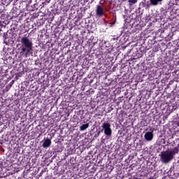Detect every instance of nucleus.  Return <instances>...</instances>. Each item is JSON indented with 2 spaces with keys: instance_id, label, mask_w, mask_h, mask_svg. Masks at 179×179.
<instances>
[{
  "instance_id": "f257e3e1",
  "label": "nucleus",
  "mask_w": 179,
  "mask_h": 179,
  "mask_svg": "<svg viewBox=\"0 0 179 179\" xmlns=\"http://www.w3.org/2000/svg\"><path fill=\"white\" fill-rule=\"evenodd\" d=\"M20 55L29 57L30 52L33 51V42L27 36L21 38Z\"/></svg>"
},
{
  "instance_id": "f03ea898",
  "label": "nucleus",
  "mask_w": 179,
  "mask_h": 179,
  "mask_svg": "<svg viewBox=\"0 0 179 179\" xmlns=\"http://www.w3.org/2000/svg\"><path fill=\"white\" fill-rule=\"evenodd\" d=\"M179 152L178 147H174L171 150H166L161 152L160 154V159L162 163H164V164H167V163H170L173 159H174L175 155H178Z\"/></svg>"
},
{
  "instance_id": "7ed1b4c3",
  "label": "nucleus",
  "mask_w": 179,
  "mask_h": 179,
  "mask_svg": "<svg viewBox=\"0 0 179 179\" xmlns=\"http://www.w3.org/2000/svg\"><path fill=\"white\" fill-rule=\"evenodd\" d=\"M101 127L103 128L101 132L104 131L105 135L107 136H111V134H113V130L111 129V124L108 122H103Z\"/></svg>"
},
{
  "instance_id": "20e7f679",
  "label": "nucleus",
  "mask_w": 179,
  "mask_h": 179,
  "mask_svg": "<svg viewBox=\"0 0 179 179\" xmlns=\"http://www.w3.org/2000/svg\"><path fill=\"white\" fill-rule=\"evenodd\" d=\"M96 15L98 17H103L104 15L106 16L103 6L99 5L96 6Z\"/></svg>"
},
{
  "instance_id": "39448f33",
  "label": "nucleus",
  "mask_w": 179,
  "mask_h": 179,
  "mask_svg": "<svg viewBox=\"0 0 179 179\" xmlns=\"http://www.w3.org/2000/svg\"><path fill=\"white\" fill-rule=\"evenodd\" d=\"M50 135V136H52V137L50 138H44L43 139V143L42 145L43 148H44V149H47V148H50V146H51V139H52V137L54 136V134H48Z\"/></svg>"
},
{
  "instance_id": "423d86ee",
  "label": "nucleus",
  "mask_w": 179,
  "mask_h": 179,
  "mask_svg": "<svg viewBox=\"0 0 179 179\" xmlns=\"http://www.w3.org/2000/svg\"><path fill=\"white\" fill-rule=\"evenodd\" d=\"M144 138H145V141H148V142H150V141H152L153 139V133L151 131H148L144 135Z\"/></svg>"
},
{
  "instance_id": "0eeeda50",
  "label": "nucleus",
  "mask_w": 179,
  "mask_h": 179,
  "mask_svg": "<svg viewBox=\"0 0 179 179\" xmlns=\"http://www.w3.org/2000/svg\"><path fill=\"white\" fill-rule=\"evenodd\" d=\"M150 5L152 6H157V5L160 4L162 5V2H163V0H150Z\"/></svg>"
},
{
  "instance_id": "6e6552de",
  "label": "nucleus",
  "mask_w": 179,
  "mask_h": 179,
  "mask_svg": "<svg viewBox=\"0 0 179 179\" xmlns=\"http://www.w3.org/2000/svg\"><path fill=\"white\" fill-rule=\"evenodd\" d=\"M89 128V123L84 124L80 127V131H86Z\"/></svg>"
},
{
  "instance_id": "1a4fd4ad",
  "label": "nucleus",
  "mask_w": 179,
  "mask_h": 179,
  "mask_svg": "<svg viewBox=\"0 0 179 179\" xmlns=\"http://www.w3.org/2000/svg\"><path fill=\"white\" fill-rule=\"evenodd\" d=\"M129 5H135L136 2H138V0H128Z\"/></svg>"
},
{
  "instance_id": "9d476101",
  "label": "nucleus",
  "mask_w": 179,
  "mask_h": 179,
  "mask_svg": "<svg viewBox=\"0 0 179 179\" xmlns=\"http://www.w3.org/2000/svg\"><path fill=\"white\" fill-rule=\"evenodd\" d=\"M15 81L12 80L10 83H8V85H7V87H8V89H10V87H12V85H13Z\"/></svg>"
},
{
  "instance_id": "9b49d317",
  "label": "nucleus",
  "mask_w": 179,
  "mask_h": 179,
  "mask_svg": "<svg viewBox=\"0 0 179 179\" xmlns=\"http://www.w3.org/2000/svg\"><path fill=\"white\" fill-rule=\"evenodd\" d=\"M3 38H4V40H6V38H8V36H6V35L4 34Z\"/></svg>"
},
{
  "instance_id": "f8f14e48",
  "label": "nucleus",
  "mask_w": 179,
  "mask_h": 179,
  "mask_svg": "<svg viewBox=\"0 0 179 179\" xmlns=\"http://www.w3.org/2000/svg\"><path fill=\"white\" fill-rule=\"evenodd\" d=\"M110 24H112V25L115 24V22H110Z\"/></svg>"
},
{
  "instance_id": "ddd939ff",
  "label": "nucleus",
  "mask_w": 179,
  "mask_h": 179,
  "mask_svg": "<svg viewBox=\"0 0 179 179\" xmlns=\"http://www.w3.org/2000/svg\"><path fill=\"white\" fill-rule=\"evenodd\" d=\"M173 53L177 52V50L175 49V50L173 51Z\"/></svg>"
},
{
  "instance_id": "4468645a",
  "label": "nucleus",
  "mask_w": 179,
  "mask_h": 179,
  "mask_svg": "<svg viewBox=\"0 0 179 179\" xmlns=\"http://www.w3.org/2000/svg\"><path fill=\"white\" fill-rule=\"evenodd\" d=\"M103 54H108V52H103Z\"/></svg>"
},
{
  "instance_id": "2eb2a0df",
  "label": "nucleus",
  "mask_w": 179,
  "mask_h": 179,
  "mask_svg": "<svg viewBox=\"0 0 179 179\" xmlns=\"http://www.w3.org/2000/svg\"><path fill=\"white\" fill-rule=\"evenodd\" d=\"M97 134H98V135H100V131H99Z\"/></svg>"
},
{
  "instance_id": "dca6fc26",
  "label": "nucleus",
  "mask_w": 179,
  "mask_h": 179,
  "mask_svg": "<svg viewBox=\"0 0 179 179\" xmlns=\"http://www.w3.org/2000/svg\"><path fill=\"white\" fill-rule=\"evenodd\" d=\"M127 0H122L123 2H125Z\"/></svg>"
}]
</instances>
